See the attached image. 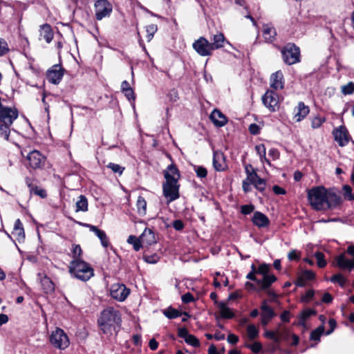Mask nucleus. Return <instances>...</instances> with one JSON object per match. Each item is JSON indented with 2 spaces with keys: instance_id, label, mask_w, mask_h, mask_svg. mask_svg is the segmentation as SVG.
<instances>
[{
  "instance_id": "obj_60",
  "label": "nucleus",
  "mask_w": 354,
  "mask_h": 354,
  "mask_svg": "<svg viewBox=\"0 0 354 354\" xmlns=\"http://www.w3.org/2000/svg\"><path fill=\"white\" fill-rule=\"evenodd\" d=\"M315 276V273L311 270H306L301 275V277H303L306 281L313 279Z\"/></svg>"
},
{
  "instance_id": "obj_46",
  "label": "nucleus",
  "mask_w": 354,
  "mask_h": 354,
  "mask_svg": "<svg viewBox=\"0 0 354 354\" xmlns=\"http://www.w3.org/2000/svg\"><path fill=\"white\" fill-rule=\"evenodd\" d=\"M324 326H319L315 330H313L310 333V339L313 340H319L321 335L324 333Z\"/></svg>"
},
{
  "instance_id": "obj_15",
  "label": "nucleus",
  "mask_w": 354,
  "mask_h": 354,
  "mask_svg": "<svg viewBox=\"0 0 354 354\" xmlns=\"http://www.w3.org/2000/svg\"><path fill=\"white\" fill-rule=\"evenodd\" d=\"M333 134L335 140L340 147L346 146L349 142V135L346 128L344 126H340L333 130Z\"/></svg>"
},
{
  "instance_id": "obj_7",
  "label": "nucleus",
  "mask_w": 354,
  "mask_h": 354,
  "mask_svg": "<svg viewBox=\"0 0 354 354\" xmlns=\"http://www.w3.org/2000/svg\"><path fill=\"white\" fill-rule=\"evenodd\" d=\"M195 51L202 57L209 56L212 54L213 49L209 41L205 37H201L192 44Z\"/></svg>"
},
{
  "instance_id": "obj_9",
  "label": "nucleus",
  "mask_w": 354,
  "mask_h": 354,
  "mask_svg": "<svg viewBox=\"0 0 354 354\" xmlns=\"http://www.w3.org/2000/svg\"><path fill=\"white\" fill-rule=\"evenodd\" d=\"M262 102L271 112H274L279 109V96L276 92L268 90L263 95Z\"/></svg>"
},
{
  "instance_id": "obj_58",
  "label": "nucleus",
  "mask_w": 354,
  "mask_h": 354,
  "mask_svg": "<svg viewBox=\"0 0 354 354\" xmlns=\"http://www.w3.org/2000/svg\"><path fill=\"white\" fill-rule=\"evenodd\" d=\"M247 346L256 353H259L262 349V345L259 342H254L251 345H248Z\"/></svg>"
},
{
  "instance_id": "obj_63",
  "label": "nucleus",
  "mask_w": 354,
  "mask_h": 354,
  "mask_svg": "<svg viewBox=\"0 0 354 354\" xmlns=\"http://www.w3.org/2000/svg\"><path fill=\"white\" fill-rule=\"evenodd\" d=\"M178 335L180 337L185 339L190 334H189L188 330L185 328H180L178 330Z\"/></svg>"
},
{
  "instance_id": "obj_4",
  "label": "nucleus",
  "mask_w": 354,
  "mask_h": 354,
  "mask_svg": "<svg viewBox=\"0 0 354 354\" xmlns=\"http://www.w3.org/2000/svg\"><path fill=\"white\" fill-rule=\"evenodd\" d=\"M283 60L288 65L296 64L300 61V50L294 44H288L281 51Z\"/></svg>"
},
{
  "instance_id": "obj_48",
  "label": "nucleus",
  "mask_w": 354,
  "mask_h": 354,
  "mask_svg": "<svg viewBox=\"0 0 354 354\" xmlns=\"http://www.w3.org/2000/svg\"><path fill=\"white\" fill-rule=\"evenodd\" d=\"M9 52V47L7 41L0 38V57L6 55Z\"/></svg>"
},
{
  "instance_id": "obj_13",
  "label": "nucleus",
  "mask_w": 354,
  "mask_h": 354,
  "mask_svg": "<svg viewBox=\"0 0 354 354\" xmlns=\"http://www.w3.org/2000/svg\"><path fill=\"white\" fill-rule=\"evenodd\" d=\"M64 70L60 65L55 64L46 73V78L49 82L58 84L64 75Z\"/></svg>"
},
{
  "instance_id": "obj_50",
  "label": "nucleus",
  "mask_w": 354,
  "mask_h": 354,
  "mask_svg": "<svg viewBox=\"0 0 354 354\" xmlns=\"http://www.w3.org/2000/svg\"><path fill=\"white\" fill-rule=\"evenodd\" d=\"M194 171L198 177L203 178L207 176V171L202 166H194Z\"/></svg>"
},
{
  "instance_id": "obj_64",
  "label": "nucleus",
  "mask_w": 354,
  "mask_h": 354,
  "mask_svg": "<svg viewBox=\"0 0 354 354\" xmlns=\"http://www.w3.org/2000/svg\"><path fill=\"white\" fill-rule=\"evenodd\" d=\"M249 131L252 135H257L259 133V127L256 124H251L249 126Z\"/></svg>"
},
{
  "instance_id": "obj_10",
  "label": "nucleus",
  "mask_w": 354,
  "mask_h": 354,
  "mask_svg": "<svg viewBox=\"0 0 354 354\" xmlns=\"http://www.w3.org/2000/svg\"><path fill=\"white\" fill-rule=\"evenodd\" d=\"M130 294V289L125 285L115 283L111 287V297L119 301H124Z\"/></svg>"
},
{
  "instance_id": "obj_35",
  "label": "nucleus",
  "mask_w": 354,
  "mask_h": 354,
  "mask_svg": "<svg viewBox=\"0 0 354 354\" xmlns=\"http://www.w3.org/2000/svg\"><path fill=\"white\" fill-rule=\"evenodd\" d=\"M316 314V311L313 309H306L303 312H301L299 316V324L300 325H304L306 320L310 317L311 315H314Z\"/></svg>"
},
{
  "instance_id": "obj_26",
  "label": "nucleus",
  "mask_w": 354,
  "mask_h": 354,
  "mask_svg": "<svg viewBox=\"0 0 354 354\" xmlns=\"http://www.w3.org/2000/svg\"><path fill=\"white\" fill-rule=\"evenodd\" d=\"M263 29V37L266 42L270 43L275 40L277 32L273 26L270 24H264Z\"/></svg>"
},
{
  "instance_id": "obj_3",
  "label": "nucleus",
  "mask_w": 354,
  "mask_h": 354,
  "mask_svg": "<svg viewBox=\"0 0 354 354\" xmlns=\"http://www.w3.org/2000/svg\"><path fill=\"white\" fill-rule=\"evenodd\" d=\"M326 198V189L322 186L313 187L308 192L309 203L316 210L327 209Z\"/></svg>"
},
{
  "instance_id": "obj_25",
  "label": "nucleus",
  "mask_w": 354,
  "mask_h": 354,
  "mask_svg": "<svg viewBox=\"0 0 354 354\" xmlns=\"http://www.w3.org/2000/svg\"><path fill=\"white\" fill-rule=\"evenodd\" d=\"M326 202L327 205V209L333 208L338 205H339L341 202V198L336 193L330 191H328L326 189Z\"/></svg>"
},
{
  "instance_id": "obj_27",
  "label": "nucleus",
  "mask_w": 354,
  "mask_h": 354,
  "mask_svg": "<svg viewBox=\"0 0 354 354\" xmlns=\"http://www.w3.org/2000/svg\"><path fill=\"white\" fill-rule=\"evenodd\" d=\"M277 280V277L273 274L263 276L261 279L257 281V286L259 290L268 289L272 283Z\"/></svg>"
},
{
  "instance_id": "obj_23",
  "label": "nucleus",
  "mask_w": 354,
  "mask_h": 354,
  "mask_svg": "<svg viewBox=\"0 0 354 354\" xmlns=\"http://www.w3.org/2000/svg\"><path fill=\"white\" fill-rule=\"evenodd\" d=\"M142 244L151 245L156 243V239L152 230L145 228L142 234L140 236Z\"/></svg>"
},
{
  "instance_id": "obj_30",
  "label": "nucleus",
  "mask_w": 354,
  "mask_h": 354,
  "mask_svg": "<svg viewBox=\"0 0 354 354\" xmlns=\"http://www.w3.org/2000/svg\"><path fill=\"white\" fill-rule=\"evenodd\" d=\"M218 307L220 310L221 315L223 318L231 319L233 318L234 314L231 310L227 307L225 303L221 301L218 304Z\"/></svg>"
},
{
  "instance_id": "obj_51",
  "label": "nucleus",
  "mask_w": 354,
  "mask_h": 354,
  "mask_svg": "<svg viewBox=\"0 0 354 354\" xmlns=\"http://www.w3.org/2000/svg\"><path fill=\"white\" fill-rule=\"evenodd\" d=\"M325 122V118L324 117H315L311 122V127L313 129H317L322 126Z\"/></svg>"
},
{
  "instance_id": "obj_57",
  "label": "nucleus",
  "mask_w": 354,
  "mask_h": 354,
  "mask_svg": "<svg viewBox=\"0 0 354 354\" xmlns=\"http://www.w3.org/2000/svg\"><path fill=\"white\" fill-rule=\"evenodd\" d=\"M254 209V205H244L241 206V213L243 214H249L253 212Z\"/></svg>"
},
{
  "instance_id": "obj_55",
  "label": "nucleus",
  "mask_w": 354,
  "mask_h": 354,
  "mask_svg": "<svg viewBox=\"0 0 354 354\" xmlns=\"http://www.w3.org/2000/svg\"><path fill=\"white\" fill-rule=\"evenodd\" d=\"M108 167L110 168L114 173L122 174L124 171V167L115 163H109Z\"/></svg>"
},
{
  "instance_id": "obj_8",
  "label": "nucleus",
  "mask_w": 354,
  "mask_h": 354,
  "mask_svg": "<svg viewBox=\"0 0 354 354\" xmlns=\"http://www.w3.org/2000/svg\"><path fill=\"white\" fill-rule=\"evenodd\" d=\"M19 112L15 106H6L1 105L0 108V122L12 124L18 118Z\"/></svg>"
},
{
  "instance_id": "obj_24",
  "label": "nucleus",
  "mask_w": 354,
  "mask_h": 354,
  "mask_svg": "<svg viewBox=\"0 0 354 354\" xmlns=\"http://www.w3.org/2000/svg\"><path fill=\"white\" fill-rule=\"evenodd\" d=\"M166 180H176L178 181L180 178V173L175 165L171 164L167 167L164 174Z\"/></svg>"
},
{
  "instance_id": "obj_22",
  "label": "nucleus",
  "mask_w": 354,
  "mask_h": 354,
  "mask_svg": "<svg viewBox=\"0 0 354 354\" xmlns=\"http://www.w3.org/2000/svg\"><path fill=\"white\" fill-rule=\"evenodd\" d=\"M252 221L259 227H265L270 224L268 218L260 212H255L254 213Z\"/></svg>"
},
{
  "instance_id": "obj_20",
  "label": "nucleus",
  "mask_w": 354,
  "mask_h": 354,
  "mask_svg": "<svg viewBox=\"0 0 354 354\" xmlns=\"http://www.w3.org/2000/svg\"><path fill=\"white\" fill-rule=\"evenodd\" d=\"M53 31L48 24H44L39 28V39H44L46 43L49 44L53 39Z\"/></svg>"
},
{
  "instance_id": "obj_53",
  "label": "nucleus",
  "mask_w": 354,
  "mask_h": 354,
  "mask_svg": "<svg viewBox=\"0 0 354 354\" xmlns=\"http://www.w3.org/2000/svg\"><path fill=\"white\" fill-rule=\"evenodd\" d=\"M144 260L148 263H156L159 261V256L156 254L151 255H144Z\"/></svg>"
},
{
  "instance_id": "obj_2",
  "label": "nucleus",
  "mask_w": 354,
  "mask_h": 354,
  "mask_svg": "<svg viewBox=\"0 0 354 354\" xmlns=\"http://www.w3.org/2000/svg\"><path fill=\"white\" fill-rule=\"evenodd\" d=\"M69 271L73 277L83 281H88L94 275V270L91 266L78 259L71 262Z\"/></svg>"
},
{
  "instance_id": "obj_31",
  "label": "nucleus",
  "mask_w": 354,
  "mask_h": 354,
  "mask_svg": "<svg viewBox=\"0 0 354 354\" xmlns=\"http://www.w3.org/2000/svg\"><path fill=\"white\" fill-rule=\"evenodd\" d=\"M41 284L43 288V290L46 293H50L54 291L55 286L53 281L50 279V278L47 277H44L41 279Z\"/></svg>"
},
{
  "instance_id": "obj_41",
  "label": "nucleus",
  "mask_w": 354,
  "mask_h": 354,
  "mask_svg": "<svg viewBox=\"0 0 354 354\" xmlns=\"http://www.w3.org/2000/svg\"><path fill=\"white\" fill-rule=\"evenodd\" d=\"M247 334L250 339L256 338L259 335V330L253 324H250L247 327Z\"/></svg>"
},
{
  "instance_id": "obj_28",
  "label": "nucleus",
  "mask_w": 354,
  "mask_h": 354,
  "mask_svg": "<svg viewBox=\"0 0 354 354\" xmlns=\"http://www.w3.org/2000/svg\"><path fill=\"white\" fill-rule=\"evenodd\" d=\"M210 41L209 43L213 50L223 47L224 43L226 41L223 34L221 32L214 35L212 38L210 39Z\"/></svg>"
},
{
  "instance_id": "obj_62",
  "label": "nucleus",
  "mask_w": 354,
  "mask_h": 354,
  "mask_svg": "<svg viewBox=\"0 0 354 354\" xmlns=\"http://www.w3.org/2000/svg\"><path fill=\"white\" fill-rule=\"evenodd\" d=\"M82 250L79 245H75L73 247V253L75 258H78L82 254Z\"/></svg>"
},
{
  "instance_id": "obj_5",
  "label": "nucleus",
  "mask_w": 354,
  "mask_h": 354,
  "mask_svg": "<svg viewBox=\"0 0 354 354\" xmlns=\"http://www.w3.org/2000/svg\"><path fill=\"white\" fill-rule=\"evenodd\" d=\"M51 344L60 350H64L69 346V339L64 331L61 328H57L50 336Z\"/></svg>"
},
{
  "instance_id": "obj_12",
  "label": "nucleus",
  "mask_w": 354,
  "mask_h": 354,
  "mask_svg": "<svg viewBox=\"0 0 354 354\" xmlns=\"http://www.w3.org/2000/svg\"><path fill=\"white\" fill-rule=\"evenodd\" d=\"M30 167L33 169H41L44 166L46 158L38 151L30 152L27 156Z\"/></svg>"
},
{
  "instance_id": "obj_40",
  "label": "nucleus",
  "mask_w": 354,
  "mask_h": 354,
  "mask_svg": "<svg viewBox=\"0 0 354 354\" xmlns=\"http://www.w3.org/2000/svg\"><path fill=\"white\" fill-rule=\"evenodd\" d=\"M341 91L345 95L353 94L354 93V83L349 82L346 85L342 86Z\"/></svg>"
},
{
  "instance_id": "obj_56",
  "label": "nucleus",
  "mask_w": 354,
  "mask_h": 354,
  "mask_svg": "<svg viewBox=\"0 0 354 354\" xmlns=\"http://www.w3.org/2000/svg\"><path fill=\"white\" fill-rule=\"evenodd\" d=\"M266 180L263 178H260L254 185V187L261 192H263L266 189Z\"/></svg>"
},
{
  "instance_id": "obj_16",
  "label": "nucleus",
  "mask_w": 354,
  "mask_h": 354,
  "mask_svg": "<svg viewBox=\"0 0 354 354\" xmlns=\"http://www.w3.org/2000/svg\"><path fill=\"white\" fill-rule=\"evenodd\" d=\"M261 324L266 326L269 322L275 316L274 311L268 306L266 300L262 301L261 306Z\"/></svg>"
},
{
  "instance_id": "obj_32",
  "label": "nucleus",
  "mask_w": 354,
  "mask_h": 354,
  "mask_svg": "<svg viewBox=\"0 0 354 354\" xmlns=\"http://www.w3.org/2000/svg\"><path fill=\"white\" fill-rule=\"evenodd\" d=\"M136 206L138 214L140 216H145L147 212V201L142 196H138L136 202Z\"/></svg>"
},
{
  "instance_id": "obj_21",
  "label": "nucleus",
  "mask_w": 354,
  "mask_h": 354,
  "mask_svg": "<svg viewBox=\"0 0 354 354\" xmlns=\"http://www.w3.org/2000/svg\"><path fill=\"white\" fill-rule=\"evenodd\" d=\"M86 227H88L90 231L94 232L95 235L99 238L101 241V244L104 248H107L109 245V239L104 231L97 228L96 226L86 224Z\"/></svg>"
},
{
  "instance_id": "obj_42",
  "label": "nucleus",
  "mask_w": 354,
  "mask_h": 354,
  "mask_svg": "<svg viewBox=\"0 0 354 354\" xmlns=\"http://www.w3.org/2000/svg\"><path fill=\"white\" fill-rule=\"evenodd\" d=\"M30 193L31 194H35V195L39 196L41 198H45L47 196L46 191L43 188L37 187V185H35L30 191Z\"/></svg>"
},
{
  "instance_id": "obj_44",
  "label": "nucleus",
  "mask_w": 354,
  "mask_h": 354,
  "mask_svg": "<svg viewBox=\"0 0 354 354\" xmlns=\"http://www.w3.org/2000/svg\"><path fill=\"white\" fill-rule=\"evenodd\" d=\"M315 257L317 259V266L322 268H324L327 263L324 259V254L321 252H317L315 253Z\"/></svg>"
},
{
  "instance_id": "obj_33",
  "label": "nucleus",
  "mask_w": 354,
  "mask_h": 354,
  "mask_svg": "<svg viewBox=\"0 0 354 354\" xmlns=\"http://www.w3.org/2000/svg\"><path fill=\"white\" fill-rule=\"evenodd\" d=\"M88 210V201L84 195L79 196L78 201L76 202V212H86Z\"/></svg>"
},
{
  "instance_id": "obj_37",
  "label": "nucleus",
  "mask_w": 354,
  "mask_h": 354,
  "mask_svg": "<svg viewBox=\"0 0 354 354\" xmlns=\"http://www.w3.org/2000/svg\"><path fill=\"white\" fill-rule=\"evenodd\" d=\"M265 337L272 339L274 343L279 344L282 337L278 334V331L266 330L264 333Z\"/></svg>"
},
{
  "instance_id": "obj_17",
  "label": "nucleus",
  "mask_w": 354,
  "mask_h": 354,
  "mask_svg": "<svg viewBox=\"0 0 354 354\" xmlns=\"http://www.w3.org/2000/svg\"><path fill=\"white\" fill-rule=\"evenodd\" d=\"M213 165L217 171H225L227 168L225 156L221 151L214 152Z\"/></svg>"
},
{
  "instance_id": "obj_39",
  "label": "nucleus",
  "mask_w": 354,
  "mask_h": 354,
  "mask_svg": "<svg viewBox=\"0 0 354 354\" xmlns=\"http://www.w3.org/2000/svg\"><path fill=\"white\" fill-rule=\"evenodd\" d=\"M330 281L333 283H338L341 287H344L346 279L341 274H334L330 279Z\"/></svg>"
},
{
  "instance_id": "obj_34",
  "label": "nucleus",
  "mask_w": 354,
  "mask_h": 354,
  "mask_svg": "<svg viewBox=\"0 0 354 354\" xmlns=\"http://www.w3.org/2000/svg\"><path fill=\"white\" fill-rule=\"evenodd\" d=\"M12 124L0 122V137L8 140L10 133V127Z\"/></svg>"
},
{
  "instance_id": "obj_29",
  "label": "nucleus",
  "mask_w": 354,
  "mask_h": 354,
  "mask_svg": "<svg viewBox=\"0 0 354 354\" xmlns=\"http://www.w3.org/2000/svg\"><path fill=\"white\" fill-rule=\"evenodd\" d=\"M295 118L297 122L303 120L309 113L308 106H306L302 102H299Z\"/></svg>"
},
{
  "instance_id": "obj_19",
  "label": "nucleus",
  "mask_w": 354,
  "mask_h": 354,
  "mask_svg": "<svg viewBox=\"0 0 354 354\" xmlns=\"http://www.w3.org/2000/svg\"><path fill=\"white\" fill-rule=\"evenodd\" d=\"M270 86L275 89H282L284 86L283 75L281 71L272 74L270 77Z\"/></svg>"
},
{
  "instance_id": "obj_54",
  "label": "nucleus",
  "mask_w": 354,
  "mask_h": 354,
  "mask_svg": "<svg viewBox=\"0 0 354 354\" xmlns=\"http://www.w3.org/2000/svg\"><path fill=\"white\" fill-rule=\"evenodd\" d=\"M270 270V266L268 264L263 263L259 266V268L257 269V274H261L263 276L268 275V273Z\"/></svg>"
},
{
  "instance_id": "obj_59",
  "label": "nucleus",
  "mask_w": 354,
  "mask_h": 354,
  "mask_svg": "<svg viewBox=\"0 0 354 354\" xmlns=\"http://www.w3.org/2000/svg\"><path fill=\"white\" fill-rule=\"evenodd\" d=\"M194 300V296L190 292H187L182 296V301L185 304H188Z\"/></svg>"
},
{
  "instance_id": "obj_36",
  "label": "nucleus",
  "mask_w": 354,
  "mask_h": 354,
  "mask_svg": "<svg viewBox=\"0 0 354 354\" xmlns=\"http://www.w3.org/2000/svg\"><path fill=\"white\" fill-rule=\"evenodd\" d=\"M127 243L133 245V249L136 251H138L142 246L140 238H137L133 235H130L128 237Z\"/></svg>"
},
{
  "instance_id": "obj_49",
  "label": "nucleus",
  "mask_w": 354,
  "mask_h": 354,
  "mask_svg": "<svg viewBox=\"0 0 354 354\" xmlns=\"http://www.w3.org/2000/svg\"><path fill=\"white\" fill-rule=\"evenodd\" d=\"M185 342L194 347H199L200 346V342L199 340L193 335H189L187 338L185 339Z\"/></svg>"
},
{
  "instance_id": "obj_18",
  "label": "nucleus",
  "mask_w": 354,
  "mask_h": 354,
  "mask_svg": "<svg viewBox=\"0 0 354 354\" xmlns=\"http://www.w3.org/2000/svg\"><path fill=\"white\" fill-rule=\"evenodd\" d=\"M209 119L218 127L225 126L227 122L225 115L218 109H215L210 114Z\"/></svg>"
},
{
  "instance_id": "obj_43",
  "label": "nucleus",
  "mask_w": 354,
  "mask_h": 354,
  "mask_svg": "<svg viewBox=\"0 0 354 354\" xmlns=\"http://www.w3.org/2000/svg\"><path fill=\"white\" fill-rule=\"evenodd\" d=\"M157 30L158 27L156 24H149L146 26V31L147 33V37L148 41H150L152 39L153 35L157 31Z\"/></svg>"
},
{
  "instance_id": "obj_38",
  "label": "nucleus",
  "mask_w": 354,
  "mask_h": 354,
  "mask_svg": "<svg viewBox=\"0 0 354 354\" xmlns=\"http://www.w3.org/2000/svg\"><path fill=\"white\" fill-rule=\"evenodd\" d=\"M164 315L169 319H175L180 317L182 313L172 308H169L164 311Z\"/></svg>"
},
{
  "instance_id": "obj_11",
  "label": "nucleus",
  "mask_w": 354,
  "mask_h": 354,
  "mask_svg": "<svg viewBox=\"0 0 354 354\" xmlns=\"http://www.w3.org/2000/svg\"><path fill=\"white\" fill-rule=\"evenodd\" d=\"M95 17L97 20L109 16L112 12V6L107 0H98L95 3Z\"/></svg>"
},
{
  "instance_id": "obj_45",
  "label": "nucleus",
  "mask_w": 354,
  "mask_h": 354,
  "mask_svg": "<svg viewBox=\"0 0 354 354\" xmlns=\"http://www.w3.org/2000/svg\"><path fill=\"white\" fill-rule=\"evenodd\" d=\"M261 178L257 174L256 170H251V172L247 174L245 180L254 185Z\"/></svg>"
},
{
  "instance_id": "obj_61",
  "label": "nucleus",
  "mask_w": 354,
  "mask_h": 354,
  "mask_svg": "<svg viewBox=\"0 0 354 354\" xmlns=\"http://www.w3.org/2000/svg\"><path fill=\"white\" fill-rule=\"evenodd\" d=\"M314 291L312 290H309L306 292V295L302 297V301L308 302L314 296Z\"/></svg>"
},
{
  "instance_id": "obj_1",
  "label": "nucleus",
  "mask_w": 354,
  "mask_h": 354,
  "mask_svg": "<svg viewBox=\"0 0 354 354\" xmlns=\"http://www.w3.org/2000/svg\"><path fill=\"white\" fill-rule=\"evenodd\" d=\"M121 322L120 312L113 307L104 309L98 319V324L104 334L111 333L112 330L117 331L120 327Z\"/></svg>"
},
{
  "instance_id": "obj_47",
  "label": "nucleus",
  "mask_w": 354,
  "mask_h": 354,
  "mask_svg": "<svg viewBox=\"0 0 354 354\" xmlns=\"http://www.w3.org/2000/svg\"><path fill=\"white\" fill-rule=\"evenodd\" d=\"M344 195L346 199L348 201H354V194L352 193L351 186L346 185L343 187Z\"/></svg>"
},
{
  "instance_id": "obj_14",
  "label": "nucleus",
  "mask_w": 354,
  "mask_h": 354,
  "mask_svg": "<svg viewBox=\"0 0 354 354\" xmlns=\"http://www.w3.org/2000/svg\"><path fill=\"white\" fill-rule=\"evenodd\" d=\"M334 266L343 270L351 272L354 269V258L348 259L344 253L340 254L335 257Z\"/></svg>"
},
{
  "instance_id": "obj_6",
  "label": "nucleus",
  "mask_w": 354,
  "mask_h": 354,
  "mask_svg": "<svg viewBox=\"0 0 354 354\" xmlns=\"http://www.w3.org/2000/svg\"><path fill=\"white\" fill-rule=\"evenodd\" d=\"M163 194L168 198V202L174 201L179 198L178 181L166 180L163 184Z\"/></svg>"
},
{
  "instance_id": "obj_52",
  "label": "nucleus",
  "mask_w": 354,
  "mask_h": 354,
  "mask_svg": "<svg viewBox=\"0 0 354 354\" xmlns=\"http://www.w3.org/2000/svg\"><path fill=\"white\" fill-rule=\"evenodd\" d=\"M255 149L257 153L259 155L261 159L262 160L263 158L267 162H268V160L266 158V147L264 145L261 144L257 145L255 147Z\"/></svg>"
}]
</instances>
